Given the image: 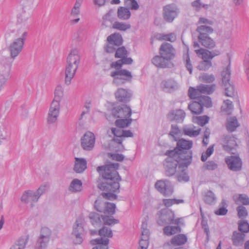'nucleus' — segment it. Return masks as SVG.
Masks as SVG:
<instances>
[{
    "mask_svg": "<svg viewBox=\"0 0 249 249\" xmlns=\"http://www.w3.org/2000/svg\"><path fill=\"white\" fill-rule=\"evenodd\" d=\"M51 235V231L49 228L46 227L42 228L34 249H46Z\"/></svg>",
    "mask_w": 249,
    "mask_h": 249,
    "instance_id": "9b49d317",
    "label": "nucleus"
},
{
    "mask_svg": "<svg viewBox=\"0 0 249 249\" xmlns=\"http://www.w3.org/2000/svg\"><path fill=\"white\" fill-rule=\"evenodd\" d=\"M28 242L26 236L21 237L18 239L9 249H25Z\"/></svg>",
    "mask_w": 249,
    "mask_h": 249,
    "instance_id": "72a5a7b5",
    "label": "nucleus"
},
{
    "mask_svg": "<svg viewBox=\"0 0 249 249\" xmlns=\"http://www.w3.org/2000/svg\"><path fill=\"white\" fill-rule=\"evenodd\" d=\"M209 118L207 116H196L193 117V122L200 126H203L208 123Z\"/></svg>",
    "mask_w": 249,
    "mask_h": 249,
    "instance_id": "5fc2aeb1",
    "label": "nucleus"
},
{
    "mask_svg": "<svg viewBox=\"0 0 249 249\" xmlns=\"http://www.w3.org/2000/svg\"><path fill=\"white\" fill-rule=\"evenodd\" d=\"M59 114L48 111L47 121L49 124H53L56 122Z\"/></svg>",
    "mask_w": 249,
    "mask_h": 249,
    "instance_id": "680f3d73",
    "label": "nucleus"
},
{
    "mask_svg": "<svg viewBox=\"0 0 249 249\" xmlns=\"http://www.w3.org/2000/svg\"><path fill=\"white\" fill-rule=\"evenodd\" d=\"M196 31L199 34L198 36H201L202 35L207 36L208 34L212 33L213 30L209 26L200 25L197 27Z\"/></svg>",
    "mask_w": 249,
    "mask_h": 249,
    "instance_id": "a18cd8bd",
    "label": "nucleus"
},
{
    "mask_svg": "<svg viewBox=\"0 0 249 249\" xmlns=\"http://www.w3.org/2000/svg\"><path fill=\"white\" fill-rule=\"evenodd\" d=\"M246 234L239 231L233 232L231 240L233 245L238 247L243 245L245 240Z\"/></svg>",
    "mask_w": 249,
    "mask_h": 249,
    "instance_id": "bb28decb",
    "label": "nucleus"
},
{
    "mask_svg": "<svg viewBox=\"0 0 249 249\" xmlns=\"http://www.w3.org/2000/svg\"><path fill=\"white\" fill-rule=\"evenodd\" d=\"M131 25L129 23L115 21L113 23L112 28L114 29L124 31L130 29Z\"/></svg>",
    "mask_w": 249,
    "mask_h": 249,
    "instance_id": "c03bdc74",
    "label": "nucleus"
},
{
    "mask_svg": "<svg viewBox=\"0 0 249 249\" xmlns=\"http://www.w3.org/2000/svg\"><path fill=\"white\" fill-rule=\"evenodd\" d=\"M184 202L183 199H163V204L167 207L172 206L174 204H178Z\"/></svg>",
    "mask_w": 249,
    "mask_h": 249,
    "instance_id": "bf43d9fd",
    "label": "nucleus"
},
{
    "mask_svg": "<svg viewBox=\"0 0 249 249\" xmlns=\"http://www.w3.org/2000/svg\"><path fill=\"white\" fill-rule=\"evenodd\" d=\"M116 99L121 102H127L130 100L131 93L129 90L120 88L117 89L115 93Z\"/></svg>",
    "mask_w": 249,
    "mask_h": 249,
    "instance_id": "b1692460",
    "label": "nucleus"
},
{
    "mask_svg": "<svg viewBox=\"0 0 249 249\" xmlns=\"http://www.w3.org/2000/svg\"><path fill=\"white\" fill-rule=\"evenodd\" d=\"M151 61L156 67L160 68H172L174 66L172 61L160 54L154 56Z\"/></svg>",
    "mask_w": 249,
    "mask_h": 249,
    "instance_id": "aec40b11",
    "label": "nucleus"
},
{
    "mask_svg": "<svg viewBox=\"0 0 249 249\" xmlns=\"http://www.w3.org/2000/svg\"><path fill=\"white\" fill-rule=\"evenodd\" d=\"M124 5L131 10H136L138 9L139 6L136 0H124Z\"/></svg>",
    "mask_w": 249,
    "mask_h": 249,
    "instance_id": "69168bd1",
    "label": "nucleus"
},
{
    "mask_svg": "<svg viewBox=\"0 0 249 249\" xmlns=\"http://www.w3.org/2000/svg\"><path fill=\"white\" fill-rule=\"evenodd\" d=\"M21 200L25 203L30 204L32 207L34 206V203L37 202L38 199L35 191L28 190L23 194L21 197Z\"/></svg>",
    "mask_w": 249,
    "mask_h": 249,
    "instance_id": "5701e85b",
    "label": "nucleus"
},
{
    "mask_svg": "<svg viewBox=\"0 0 249 249\" xmlns=\"http://www.w3.org/2000/svg\"><path fill=\"white\" fill-rule=\"evenodd\" d=\"M12 62L8 58L0 57V82L5 84L11 77V71Z\"/></svg>",
    "mask_w": 249,
    "mask_h": 249,
    "instance_id": "0eeeda50",
    "label": "nucleus"
},
{
    "mask_svg": "<svg viewBox=\"0 0 249 249\" xmlns=\"http://www.w3.org/2000/svg\"><path fill=\"white\" fill-rule=\"evenodd\" d=\"M233 199L236 204L242 203L244 205H249V197L246 194H236L233 196Z\"/></svg>",
    "mask_w": 249,
    "mask_h": 249,
    "instance_id": "e433bc0d",
    "label": "nucleus"
},
{
    "mask_svg": "<svg viewBox=\"0 0 249 249\" xmlns=\"http://www.w3.org/2000/svg\"><path fill=\"white\" fill-rule=\"evenodd\" d=\"M118 167L117 163H109L97 168V172L105 179V181L99 183L98 187L100 190L107 192L102 194L106 199L113 200L117 198L114 193L119 192V181L121 179L117 171Z\"/></svg>",
    "mask_w": 249,
    "mask_h": 249,
    "instance_id": "f257e3e1",
    "label": "nucleus"
},
{
    "mask_svg": "<svg viewBox=\"0 0 249 249\" xmlns=\"http://www.w3.org/2000/svg\"><path fill=\"white\" fill-rule=\"evenodd\" d=\"M112 115L119 118H129L131 115V109L126 105H122L114 107L112 110Z\"/></svg>",
    "mask_w": 249,
    "mask_h": 249,
    "instance_id": "f3484780",
    "label": "nucleus"
},
{
    "mask_svg": "<svg viewBox=\"0 0 249 249\" xmlns=\"http://www.w3.org/2000/svg\"><path fill=\"white\" fill-rule=\"evenodd\" d=\"M156 189L165 196H169L174 192L173 187L170 182L167 180H160L155 184Z\"/></svg>",
    "mask_w": 249,
    "mask_h": 249,
    "instance_id": "ddd939ff",
    "label": "nucleus"
},
{
    "mask_svg": "<svg viewBox=\"0 0 249 249\" xmlns=\"http://www.w3.org/2000/svg\"><path fill=\"white\" fill-rule=\"evenodd\" d=\"M199 41L202 45L209 49H212L215 46L214 40L212 39L208 35L198 36Z\"/></svg>",
    "mask_w": 249,
    "mask_h": 249,
    "instance_id": "cd10ccee",
    "label": "nucleus"
},
{
    "mask_svg": "<svg viewBox=\"0 0 249 249\" xmlns=\"http://www.w3.org/2000/svg\"><path fill=\"white\" fill-rule=\"evenodd\" d=\"M221 75L222 77V85L223 86L231 83L230 81L231 72L230 65L227 66L225 70L223 71Z\"/></svg>",
    "mask_w": 249,
    "mask_h": 249,
    "instance_id": "79ce46f5",
    "label": "nucleus"
},
{
    "mask_svg": "<svg viewBox=\"0 0 249 249\" xmlns=\"http://www.w3.org/2000/svg\"><path fill=\"white\" fill-rule=\"evenodd\" d=\"M240 126L236 117H230L227 119L226 128L229 132L234 131Z\"/></svg>",
    "mask_w": 249,
    "mask_h": 249,
    "instance_id": "7c9ffc66",
    "label": "nucleus"
},
{
    "mask_svg": "<svg viewBox=\"0 0 249 249\" xmlns=\"http://www.w3.org/2000/svg\"><path fill=\"white\" fill-rule=\"evenodd\" d=\"M233 105L230 100H226L221 106V111L226 115H230L233 110Z\"/></svg>",
    "mask_w": 249,
    "mask_h": 249,
    "instance_id": "58836bf2",
    "label": "nucleus"
},
{
    "mask_svg": "<svg viewBox=\"0 0 249 249\" xmlns=\"http://www.w3.org/2000/svg\"><path fill=\"white\" fill-rule=\"evenodd\" d=\"M127 51L124 47L118 48L116 50L115 57L120 58V59L115 62L111 64V67L118 69L122 66L123 64H131L133 60L130 57H127Z\"/></svg>",
    "mask_w": 249,
    "mask_h": 249,
    "instance_id": "6e6552de",
    "label": "nucleus"
},
{
    "mask_svg": "<svg viewBox=\"0 0 249 249\" xmlns=\"http://www.w3.org/2000/svg\"><path fill=\"white\" fill-rule=\"evenodd\" d=\"M175 218L174 213L170 209H162L160 212V215L158 223L160 225L171 224Z\"/></svg>",
    "mask_w": 249,
    "mask_h": 249,
    "instance_id": "a211bd4d",
    "label": "nucleus"
},
{
    "mask_svg": "<svg viewBox=\"0 0 249 249\" xmlns=\"http://www.w3.org/2000/svg\"><path fill=\"white\" fill-rule=\"evenodd\" d=\"M178 10L174 4H169L163 8V17L167 22H171L177 16Z\"/></svg>",
    "mask_w": 249,
    "mask_h": 249,
    "instance_id": "6ab92c4d",
    "label": "nucleus"
},
{
    "mask_svg": "<svg viewBox=\"0 0 249 249\" xmlns=\"http://www.w3.org/2000/svg\"><path fill=\"white\" fill-rule=\"evenodd\" d=\"M238 230L245 234L249 232V224L247 220H241L238 222Z\"/></svg>",
    "mask_w": 249,
    "mask_h": 249,
    "instance_id": "49530a36",
    "label": "nucleus"
},
{
    "mask_svg": "<svg viewBox=\"0 0 249 249\" xmlns=\"http://www.w3.org/2000/svg\"><path fill=\"white\" fill-rule=\"evenodd\" d=\"M167 117L170 121L182 122L185 117V113L181 109L173 110L168 113Z\"/></svg>",
    "mask_w": 249,
    "mask_h": 249,
    "instance_id": "a878e982",
    "label": "nucleus"
},
{
    "mask_svg": "<svg viewBox=\"0 0 249 249\" xmlns=\"http://www.w3.org/2000/svg\"><path fill=\"white\" fill-rule=\"evenodd\" d=\"M84 219L82 217H78L73 226L72 233H84Z\"/></svg>",
    "mask_w": 249,
    "mask_h": 249,
    "instance_id": "2f4dec72",
    "label": "nucleus"
},
{
    "mask_svg": "<svg viewBox=\"0 0 249 249\" xmlns=\"http://www.w3.org/2000/svg\"><path fill=\"white\" fill-rule=\"evenodd\" d=\"M188 108L192 113L196 114H200L203 111V107L198 100L197 101L193 102L192 104H190L188 106Z\"/></svg>",
    "mask_w": 249,
    "mask_h": 249,
    "instance_id": "ea45409f",
    "label": "nucleus"
},
{
    "mask_svg": "<svg viewBox=\"0 0 249 249\" xmlns=\"http://www.w3.org/2000/svg\"><path fill=\"white\" fill-rule=\"evenodd\" d=\"M225 162L229 169L234 172H238L241 170L242 161L241 159L237 156H231L225 158Z\"/></svg>",
    "mask_w": 249,
    "mask_h": 249,
    "instance_id": "dca6fc26",
    "label": "nucleus"
},
{
    "mask_svg": "<svg viewBox=\"0 0 249 249\" xmlns=\"http://www.w3.org/2000/svg\"><path fill=\"white\" fill-rule=\"evenodd\" d=\"M94 208L97 211L105 214L112 215L115 213V205L105 202L101 198H98L95 201Z\"/></svg>",
    "mask_w": 249,
    "mask_h": 249,
    "instance_id": "9d476101",
    "label": "nucleus"
},
{
    "mask_svg": "<svg viewBox=\"0 0 249 249\" xmlns=\"http://www.w3.org/2000/svg\"><path fill=\"white\" fill-rule=\"evenodd\" d=\"M166 155L168 157L166 159L164 165L168 176L177 174L178 170L181 168H187L192 160L191 152L178 153L176 150H171L167 151Z\"/></svg>",
    "mask_w": 249,
    "mask_h": 249,
    "instance_id": "f03ea898",
    "label": "nucleus"
},
{
    "mask_svg": "<svg viewBox=\"0 0 249 249\" xmlns=\"http://www.w3.org/2000/svg\"><path fill=\"white\" fill-rule=\"evenodd\" d=\"M163 90L167 92H173L179 88L178 83L174 79H168L163 80L161 83Z\"/></svg>",
    "mask_w": 249,
    "mask_h": 249,
    "instance_id": "412c9836",
    "label": "nucleus"
},
{
    "mask_svg": "<svg viewBox=\"0 0 249 249\" xmlns=\"http://www.w3.org/2000/svg\"><path fill=\"white\" fill-rule=\"evenodd\" d=\"M81 61L80 49L76 47H72L66 59L65 70V84L69 86L74 77L79 67Z\"/></svg>",
    "mask_w": 249,
    "mask_h": 249,
    "instance_id": "7ed1b4c3",
    "label": "nucleus"
},
{
    "mask_svg": "<svg viewBox=\"0 0 249 249\" xmlns=\"http://www.w3.org/2000/svg\"><path fill=\"white\" fill-rule=\"evenodd\" d=\"M198 101L201 104L202 107L205 106L207 107H210L212 105L210 98L207 96L202 95L199 99Z\"/></svg>",
    "mask_w": 249,
    "mask_h": 249,
    "instance_id": "052dcab7",
    "label": "nucleus"
},
{
    "mask_svg": "<svg viewBox=\"0 0 249 249\" xmlns=\"http://www.w3.org/2000/svg\"><path fill=\"white\" fill-rule=\"evenodd\" d=\"M197 55L201 56L202 59L204 61H211L214 56L218 55L220 54L219 51H209L203 49H196L195 50Z\"/></svg>",
    "mask_w": 249,
    "mask_h": 249,
    "instance_id": "4be33fe9",
    "label": "nucleus"
},
{
    "mask_svg": "<svg viewBox=\"0 0 249 249\" xmlns=\"http://www.w3.org/2000/svg\"><path fill=\"white\" fill-rule=\"evenodd\" d=\"M64 94V90L63 86L61 85H58L54 89V98L53 100H56L61 102Z\"/></svg>",
    "mask_w": 249,
    "mask_h": 249,
    "instance_id": "a19ab883",
    "label": "nucleus"
},
{
    "mask_svg": "<svg viewBox=\"0 0 249 249\" xmlns=\"http://www.w3.org/2000/svg\"><path fill=\"white\" fill-rule=\"evenodd\" d=\"M223 87H224L225 94L227 96L232 97L236 95L237 92L232 83Z\"/></svg>",
    "mask_w": 249,
    "mask_h": 249,
    "instance_id": "3c124183",
    "label": "nucleus"
},
{
    "mask_svg": "<svg viewBox=\"0 0 249 249\" xmlns=\"http://www.w3.org/2000/svg\"><path fill=\"white\" fill-rule=\"evenodd\" d=\"M82 182L77 178L73 179L69 187V191L73 193L79 192L82 191Z\"/></svg>",
    "mask_w": 249,
    "mask_h": 249,
    "instance_id": "473e14b6",
    "label": "nucleus"
},
{
    "mask_svg": "<svg viewBox=\"0 0 249 249\" xmlns=\"http://www.w3.org/2000/svg\"><path fill=\"white\" fill-rule=\"evenodd\" d=\"M100 238L92 239L90 241V244L93 246L92 249H108L109 238L113 236L112 230L110 228L103 227L98 231Z\"/></svg>",
    "mask_w": 249,
    "mask_h": 249,
    "instance_id": "20e7f679",
    "label": "nucleus"
},
{
    "mask_svg": "<svg viewBox=\"0 0 249 249\" xmlns=\"http://www.w3.org/2000/svg\"><path fill=\"white\" fill-rule=\"evenodd\" d=\"M193 142L192 141H187L183 139H180L177 142V147L173 150H176L178 153L192 152L191 151H184L188 150L192 147Z\"/></svg>",
    "mask_w": 249,
    "mask_h": 249,
    "instance_id": "393cba45",
    "label": "nucleus"
},
{
    "mask_svg": "<svg viewBox=\"0 0 249 249\" xmlns=\"http://www.w3.org/2000/svg\"><path fill=\"white\" fill-rule=\"evenodd\" d=\"M215 199L214 194L211 191L207 192L204 198L205 202L210 205L213 204L214 202Z\"/></svg>",
    "mask_w": 249,
    "mask_h": 249,
    "instance_id": "e2e57ef3",
    "label": "nucleus"
},
{
    "mask_svg": "<svg viewBox=\"0 0 249 249\" xmlns=\"http://www.w3.org/2000/svg\"><path fill=\"white\" fill-rule=\"evenodd\" d=\"M95 136L90 132H86L81 138V146L86 151L92 150L94 146Z\"/></svg>",
    "mask_w": 249,
    "mask_h": 249,
    "instance_id": "f8f14e48",
    "label": "nucleus"
},
{
    "mask_svg": "<svg viewBox=\"0 0 249 249\" xmlns=\"http://www.w3.org/2000/svg\"><path fill=\"white\" fill-rule=\"evenodd\" d=\"M36 5V0H22V12L18 17V20H27L31 16V11Z\"/></svg>",
    "mask_w": 249,
    "mask_h": 249,
    "instance_id": "1a4fd4ad",
    "label": "nucleus"
},
{
    "mask_svg": "<svg viewBox=\"0 0 249 249\" xmlns=\"http://www.w3.org/2000/svg\"><path fill=\"white\" fill-rule=\"evenodd\" d=\"M110 76L113 77V84L117 86L130 81L132 78V75L129 71L123 69L111 72Z\"/></svg>",
    "mask_w": 249,
    "mask_h": 249,
    "instance_id": "423d86ee",
    "label": "nucleus"
},
{
    "mask_svg": "<svg viewBox=\"0 0 249 249\" xmlns=\"http://www.w3.org/2000/svg\"><path fill=\"white\" fill-rule=\"evenodd\" d=\"M83 237L84 233H71V238L74 244H81L83 241Z\"/></svg>",
    "mask_w": 249,
    "mask_h": 249,
    "instance_id": "338daca9",
    "label": "nucleus"
},
{
    "mask_svg": "<svg viewBox=\"0 0 249 249\" xmlns=\"http://www.w3.org/2000/svg\"><path fill=\"white\" fill-rule=\"evenodd\" d=\"M196 127L193 125H186L183 126V131L185 135L190 137H195L197 136L201 130L200 128L195 129Z\"/></svg>",
    "mask_w": 249,
    "mask_h": 249,
    "instance_id": "c756f323",
    "label": "nucleus"
},
{
    "mask_svg": "<svg viewBox=\"0 0 249 249\" xmlns=\"http://www.w3.org/2000/svg\"><path fill=\"white\" fill-rule=\"evenodd\" d=\"M163 231L166 235L170 236L180 232L181 231V228L178 226H167L163 229Z\"/></svg>",
    "mask_w": 249,
    "mask_h": 249,
    "instance_id": "37998d69",
    "label": "nucleus"
},
{
    "mask_svg": "<svg viewBox=\"0 0 249 249\" xmlns=\"http://www.w3.org/2000/svg\"><path fill=\"white\" fill-rule=\"evenodd\" d=\"M222 145L225 151L232 154L235 153L237 146L235 138L230 135L223 136Z\"/></svg>",
    "mask_w": 249,
    "mask_h": 249,
    "instance_id": "4468645a",
    "label": "nucleus"
},
{
    "mask_svg": "<svg viewBox=\"0 0 249 249\" xmlns=\"http://www.w3.org/2000/svg\"><path fill=\"white\" fill-rule=\"evenodd\" d=\"M49 110L59 114L60 111V102L58 101L53 100L51 103Z\"/></svg>",
    "mask_w": 249,
    "mask_h": 249,
    "instance_id": "13d9d810",
    "label": "nucleus"
},
{
    "mask_svg": "<svg viewBox=\"0 0 249 249\" xmlns=\"http://www.w3.org/2000/svg\"><path fill=\"white\" fill-rule=\"evenodd\" d=\"M201 94L212 93L214 89V85L209 86L206 85H201L198 86Z\"/></svg>",
    "mask_w": 249,
    "mask_h": 249,
    "instance_id": "864d4df0",
    "label": "nucleus"
},
{
    "mask_svg": "<svg viewBox=\"0 0 249 249\" xmlns=\"http://www.w3.org/2000/svg\"><path fill=\"white\" fill-rule=\"evenodd\" d=\"M188 95L191 99H196L198 101L202 95L200 93L199 90H198V87L197 89H194L190 87L188 90Z\"/></svg>",
    "mask_w": 249,
    "mask_h": 249,
    "instance_id": "6e6d98bb",
    "label": "nucleus"
},
{
    "mask_svg": "<svg viewBox=\"0 0 249 249\" xmlns=\"http://www.w3.org/2000/svg\"><path fill=\"white\" fill-rule=\"evenodd\" d=\"M117 16L122 20H127L131 16V13L128 8L120 7L118 9Z\"/></svg>",
    "mask_w": 249,
    "mask_h": 249,
    "instance_id": "4c0bfd02",
    "label": "nucleus"
},
{
    "mask_svg": "<svg viewBox=\"0 0 249 249\" xmlns=\"http://www.w3.org/2000/svg\"><path fill=\"white\" fill-rule=\"evenodd\" d=\"M17 34L18 37L15 39L8 47L10 57L13 59H15L21 52L27 36V32L25 30H18Z\"/></svg>",
    "mask_w": 249,
    "mask_h": 249,
    "instance_id": "39448f33",
    "label": "nucleus"
},
{
    "mask_svg": "<svg viewBox=\"0 0 249 249\" xmlns=\"http://www.w3.org/2000/svg\"><path fill=\"white\" fill-rule=\"evenodd\" d=\"M132 119L131 118H121L115 121V124L121 128L128 126L132 123Z\"/></svg>",
    "mask_w": 249,
    "mask_h": 249,
    "instance_id": "de8ad7c7",
    "label": "nucleus"
},
{
    "mask_svg": "<svg viewBox=\"0 0 249 249\" xmlns=\"http://www.w3.org/2000/svg\"><path fill=\"white\" fill-rule=\"evenodd\" d=\"M107 40L108 43H112L115 46H120L123 42L122 37L119 33H114L110 35L107 37Z\"/></svg>",
    "mask_w": 249,
    "mask_h": 249,
    "instance_id": "f704fd0d",
    "label": "nucleus"
},
{
    "mask_svg": "<svg viewBox=\"0 0 249 249\" xmlns=\"http://www.w3.org/2000/svg\"><path fill=\"white\" fill-rule=\"evenodd\" d=\"M186 167L181 168L180 170H178L176 176L178 181H188L189 178L185 172Z\"/></svg>",
    "mask_w": 249,
    "mask_h": 249,
    "instance_id": "8fccbe9b",
    "label": "nucleus"
},
{
    "mask_svg": "<svg viewBox=\"0 0 249 249\" xmlns=\"http://www.w3.org/2000/svg\"><path fill=\"white\" fill-rule=\"evenodd\" d=\"M102 220L105 225H108L110 226L115 225L119 222V220L115 219L112 216H103Z\"/></svg>",
    "mask_w": 249,
    "mask_h": 249,
    "instance_id": "0e129e2a",
    "label": "nucleus"
},
{
    "mask_svg": "<svg viewBox=\"0 0 249 249\" xmlns=\"http://www.w3.org/2000/svg\"><path fill=\"white\" fill-rule=\"evenodd\" d=\"M89 218L90 222L94 226L100 225L102 223V217H101L98 213H90L89 215Z\"/></svg>",
    "mask_w": 249,
    "mask_h": 249,
    "instance_id": "09e8293b",
    "label": "nucleus"
},
{
    "mask_svg": "<svg viewBox=\"0 0 249 249\" xmlns=\"http://www.w3.org/2000/svg\"><path fill=\"white\" fill-rule=\"evenodd\" d=\"M159 53L163 57H165L172 61L176 55V50L173 46L169 43H164L161 44L159 49Z\"/></svg>",
    "mask_w": 249,
    "mask_h": 249,
    "instance_id": "2eb2a0df",
    "label": "nucleus"
},
{
    "mask_svg": "<svg viewBox=\"0 0 249 249\" xmlns=\"http://www.w3.org/2000/svg\"><path fill=\"white\" fill-rule=\"evenodd\" d=\"M157 38L160 40H168L170 42H174L176 40V36L174 33L169 34H159L157 36Z\"/></svg>",
    "mask_w": 249,
    "mask_h": 249,
    "instance_id": "603ef678",
    "label": "nucleus"
},
{
    "mask_svg": "<svg viewBox=\"0 0 249 249\" xmlns=\"http://www.w3.org/2000/svg\"><path fill=\"white\" fill-rule=\"evenodd\" d=\"M181 134V131L180 130L177 125H172L171 129L169 135L172 136L175 141L179 137Z\"/></svg>",
    "mask_w": 249,
    "mask_h": 249,
    "instance_id": "4d7b16f0",
    "label": "nucleus"
},
{
    "mask_svg": "<svg viewBox=\"0 0 249 249\" xmlns=\"http://www.w3.org/2000/svg\"><path fill=\"white\" fill-rule=\"evenodd\" d=\"M236 210L237 211L238 216L240 218H246L248 215V212L246 208L243 206H239Z\"/></svg>",
    "mask_w": 249,
    "mask_h": 249,
    "instance_id": "774afa93",
    "label": "nucleus"
},
{
    "mask_svg": "<svg viewBox=\"0 0 249 249\" xmlns=\"http://www.w3.org/2000/svg\"><path fill=\"white\" fill-rule=\"evenodd\" d=\"M187 241V236L183 234L174 236L171 240V244L174 246H181L186 243Z\"/></svg>",
    "mask_w": 249,
    "mask_h": 249,
    "instance_id": "c9c22d12",
    "label": "nucleus"
},
{
    "mask_svg": "<svg viewBox=\"0 0 249 249\" xmlns=\"http://www.w3.org/2000/svg\"><path fill=\"white\" fill-rule=\"evenodd\" d=\"M73 170L77 173L83 172L87 168V161L83 158H75Z\"/></svg>",
    "mask_w": 249,
    "mask_h": 249,
    "instance_id": "c85d7f7f",
    "label": "nucleus"
}]
</instances>
